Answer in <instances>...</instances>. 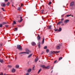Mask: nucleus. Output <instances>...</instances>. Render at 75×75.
Returning <instances> with one entry per match:
<instances>
[{"label": "nucleus", "instance_id": "nucleus-21", "mask_svg": "<svg viewBox=\"0 0 75 75\" xmlns=\"http://www.w3.org/2000/svg\"><path fill=\"white\" fill-rule=\"evenodd\" d=\"M0 62L1 63H3V60L2 59H0Z\"/></svg>", "mask_w": 75, "mask_h": 75}, {"label": "nucleus", "instance_id": "nucleus-38", "mask_svg": "<svg viewBox=\"0 0 75 75\" xmlns=\"http://www.w3.org/2000/svg\"><path fill=\"white\" fill-rule=\"evenodd\" d=\"M41 69H40L38 71V74L39 73H40V71H41Z\"/></svg>", "mask_w": 75, "mask_h": 75}, {"label": "nucleus", "instance_id": "nucleus-7", "mask_svg": "<svg viewBox=\"0 0 75 75\" xmlns=\"http://www.w3.org/2000/svg\"><path fill=\"white\" fill-rule=\"evenodd\" d=\"M20 18H21L20 20H18V21L19 23H20L21 22V21H23V19H22V17L21 16Z\"/></svg>", "mask_w": 75, "mask_h": 75}, {"label": "nucleus", "instance_id": "nucleus-19", "mask_svg": "<svg viewBox=\"0 0 75 75\" xmlns=\"http://www.w3.org/2000/svg\"><path fill=\"white\" fill-rule=\"evenodd\" d=\"M61 30H62V28H59V30L58 29V31L60 32Z\"/></svg>", "mask_w": 75, "mask_h": 75}, {"label": "nucleus", "instance_id": "nucleus-27", "mask_svg": "<svg viewBox=\"0 0 75 75\" xmlns=\"http://www.w3.org/2000/svg\"><path fill=\"white\" fill-rule=\"evenodd\" d=\"M17 9L18 10H21V7H18Z\"/></svg>", "mask_w": 75, "mask_h": 75}, {"label": "nucleus", "instance_id": "nucleus-9", "mask_svg": "<svg viewBox=\"0 0 75 75\" xmlns=\"http://www.w3.org/2000/svg\"><path fill=\"white\" fill-rule=\"evenodd\" d=\"M33 54H29V55H28V58H30V57H31L32 56V55H33Z\"/></svg>", "mask_w": 75, "mask_h": 75}, {"label": "nucleus", "instance_id": "nucleus-11", "mask_svg": "<svg viewBox=\"0 0 75 75\" xmlns=\"http://www.w3.org/2000/svg\"><path fill=\"white\" fill-rule=\"evenodd\" d=\"M44 40H45L44 38H42V43H41L42 44H43L44 43Z\"/></svg>", "mask_w": 75, "mask_h": 75}, {"label": "nucleus", "instance_id": "nucleus-49", "mask_svg": "<svg viewBox=\"0 0 75 75\" xmlns=\"http://www.w3.org/2000/svg\"><path fill=\"white\" fill-rule=\"evenodd\" d=\"M0 75H3V73H1V74H0Z\"/></svg>", "mask_w": 75, "mask_h": 75}, {"label": "nucleus", "instance_id": "nucleus-30", "mask_svg": "<svg viewBox=\"0 0 75 75\" xmlns=\"http://www.w3.org/2000/svg\"><path fill=\"white\" fill-rule=\"evenodd\" d=\"M1 9L3 10V11H6V10H4V8H2Z\"/></svg>", "mask_w": 75, "mask_h": 75}, {"label": "nucleus", "instance_id": "nucleus-34", "mask_svg": "<svg viewBox=\"0 0 75 75\" xmlns=\"http://www.w3.org/2000/svg\"><path fill=\"white\" fill-rule=\"evenodd\" d=\"M41 13H43V12H44V10L42 9L41 11Z\"/></svg>", "mask_w": 75, "mask_h": 75}, {"label": "nucleus", "instance_id": "nucleus-13", "mask_svg": "<svg viewBox=\"0 0 75 75\" xmlns=\"http://www.w3.org/2000/svg\"><path fill=\"white\" fill-rule=\"evenodd\" d=\"M12 72H16V69H13L12 70Z\"/></svg>", "mask_w": 75, "mask_h": 75}, {"label": "nucleus", "instance_id": "nucleus-17", "mask_svg": "<svg viewBox=\"0 0 75 75\" xmlns=\"http://www.w3.org/2000/svg\"><path fill=\"white\" fill-rule=\"evenodd\" d=\"M31 69H29L28 70V72H31Z\"/></svg>", "mask_w": 75, "mask_h": 75}, {"label": "nucleus", "instance_id": "nucleus-39", "mask_svg": "<svg viewBox=\"0 0 75 75\" xmlns=\"http://www.w3.org/2000/svg\"><path fill=\"white\" fill-rule=\"evenodd\" d=\"M8 26H9L8 25H5V27H8Z\"/></svg>", "mask_w": 75, "mask_h": 75}, {"label": "nucleus", "instance_id": "nucleus-56", "mask_svg": "<svg viewBox=\"0 0 75 75\" xmlns=\"http://www.w3.org/2000/svg\"><path fill=\"white\" fill-rule=\"evenodd\" d=\"M71 17H74V16H73V15H71Z\"/></svg>", "mask_w": 75, "mask_h": 75}, {"label": "nucleus", "instance_id": "nucleus-36", "mask_svg": "<svg viewBox=\"0 0 75 75\" xmlns=\"http://www.w3.org/2000/svg\"><path fill=\"white\" fill-rule=\"evenodd\" d=\"M3 26V25H2V24H0V27H2Z\"/></svg>", "mask_w": 75, "mask_h": 75}, {"label": "nucleus", "instance_id": "nucleus-23", "mask_svg": "<svg viewBox=\"0 0 75 75\" xmlns=\"http://www.w3.org/2000/svg\"><path fill=\"white\" fill-rule=\"evenodd\" d=\"M45 68H46V69H49V68H50V66H47Z\"/></svg>", "mask_w": 75, "mask_h": 75}, {"label": "nucleus", "instance_id": "nucleus-24", "mask_svg": "<svg viewBox=\"0 0 75 75\" xmlns=\"http://www.w3.org/2000/svg\"><path fill=\"white\" fill-rule=\"evenodd\" d=\"M14 31H16L17 30V28H16L14 29H13Z\"/></svg>", "mask_w": 75, "mask_h": 75}, {"label": "nucleus", "instance_id": "nucleus-55", "mask_svg": "<svg viewBox=\"0 0 75 75\" xmlns=\"http://www.w3.org/2000/svg\"><path fill=\"white\" fill-rule=\"evenodd\" d=\"M62 25H64V24H62Z\"/></svg>", "mask_w": 75, "mask_h": 75}, {"label": "nucleus", "instance_id": "nucleus-26", "mask_svg": "<svg viewBox=\"0 0 75 75\" xmlns=\"http://www.w3.org/2000/svg\"><path fill=\"white\" fill-rule=\"evenodd\" d=\"M62 59V57H60L59 59V61H60L61 59Z\"/></svg>", "mask_w": 75, "mask_h": 75}, {"label": "nucleus", "instance_id": "nucleus-5", "mask_svg": "<svg viewBox=\"0 0 75 75\" xmlns=\"http://www.w3.org/2000/svg\"><path fill=\"white\" fill-rule=\"evenodd\" d=\"M69 20H65L64 21V23L65 24H67V23H68V22H69Z\"/></svg>", "mask_w": 75, "mask_h": 75}, {"label": "nucleus", "instance_id": "nucleus-6", "mask_svg": "<svg viewBox=\"0 0 75 75\" xmlns=\"http://www.w3.org/2000/svg\"><path fill=\"white\" fill-rule=\"evenodd\" d=\"M63 23V21H59L57 24V25H59L60 24H62Z\"/></svg>", "mask_w": 75, "mask_h": 75}, {"label": "nucleus", "instance_id": "nucleus-10", "mask_svg": "<svg viewBox=\"0 0 75 75\" xmlns=\"http://www.w3.org/2000/svg\"><path fill=\"white\" fill-rule=\"evenodd\" d=\"M1 6L2 7H5V6H6V4L2 3L1 4Z\"/></svg>", "mask_w": 75, "mask_h": 75}, {"label": "nucleus", "instance_id": "nucleus-35", "mask_svg": "<svg viewBox=\"0 0 75 75\" xmlns=\"http://www.w3.org/2000/svg\"><path fill=\"white\" fill-rule=\"evenodd\" d=\"M46 52L47 53L49 52V50H48V49L47 50H46Z\"/></svg>", "mask_w": 75, "mask_h": 75}, {"label": "nucleus", "instance_id": "nucleus-28", "mask_svg": "<svg viewBox=\"0 0 75 75\" xmlns=\"http://www.w3.org/2000/svg\"><path fill=\"white\" fill-rule=\"evenodd\" d=\"M52 4V2H49L48 3V5H50Z\"/></svg>", "mask_w": 75, "mask_h": 75}, {"label": "nucleus", "instance_id": "nucleus-59", "mask_svg": "<svg viewBox=\"0 0 75 75\" xmlns=\"http://www.w3.org/2000/svg\"><path fill=\"white\" fill-rule=\"evenodd\" d=\"M74 18H75V17H74Z\"/></svg>", "mask_w": 75, "mask_h": 75}, {"label": "nucleus", "instance_id": "nucleus-47", "mask_svg": "<svg viewBox=\"0 0 75 75\" xmlns=\"http://www.w3.org/2000/svg\"><path fill=\"white\" fill-rule=\"evenodd\" d=\"M43 53H44V52H42L41 53V54H43Z\"/></svg>", "mask_w": 75, "mask_h": 75}, {"label": "nucleus", "instance_id": "nucleus-14", "mask_svg": "<svg viewBox=\"0 0 75 75\" xmlns=\"http://www.w3.org/2000/svg\"><path fill=\"white\" fill-rule=\"evenodd\" d=\"M45 66L44 65H41V67L43 68H45Z\"/></svg>", "mask_w": 75, "mask_h": 75}, {"label": "nucleus", "instance_id": "nucleus-33", "mask_svg": "<svg viewBox=\"0 0 75 75\" xmlns=\"http://www.w3.org/2000/svg\"><path fill=\"white\" fill-rule=\"evenodd\" d=\"M10 4V2H8L6 4V6H8Z\"/></svg>", "mask_w": 75, "mask_h": 75}, {"label": "nucleus", "instance_id": "nucleus-50", "mask_svg": "<svg viewBox=\"0 0 75 75\" xmlns=\"http://www.w3.org/2000/svg\"><path fill=\"white\" fill-rule=\"evenodd\" d=\"M53 72V71L52 70L51 71V73H52V72Z\"/></svg>", "mask_w": 75, "mask_h": 75}, {"label": "nucleus", "instance_id": "nucleus-42", "mask_svg": "<svg viewBox=\"0 0 75 75\" xmlns=\"http://www.w3.org/2000/svg\"><path fill=\"white\" fill-rule=\"evenodd\" d=\"M54 31H58V29H54Z\"/></svg>", "mask_w": 75, "mask_h": 75}, {"label": "nucleus", "instance_id": "nucleus-25", "mask_svg": "<svg viewBox=\"0 0 75 75\" xmlns=\"http://www.w3.org/2000/svg\"><path fill=\"white\" fill-rule=\"evenodd\" d=\"M44 49L46 50L47 48V46H45L44 47Z\"/></svg>", "mask_w": 75, "mask_h": 75}, {"label": "nucleus", "instance_id": "nucleus-51", "mask_svg": "<svg viewBox=\"0 0 75 75\" xmlns=\"http://www.w3.org/2000/svg\"><path fill=\"white\" fill-rule=\"evenodd\" d=\"M12 7H14V5H12Z\"/></svg>", "mask_w": 75, "mask_h": 75}, {"label": "nucleus", "instance_id": "nucleus-46", "mask_svg": "<svg viewBox=\"0 0 75 75\" xmlns=\"http://www.w3.org/2000/svg\"><path fill=\"white\" fill-rule=\"evenodd\" d=\"M0 45L1 46V45H2V43H0Z\"/></svg>", "mask_w": 75, "mask_h": 75}, {"label": "nucleus", "instance_id": "nucleus-52", "mask_svg": "<svg viewBox=\"0 0 75 75\" xmlns=\"http://www.w3.org/2000/svg\"><path fill=\"white\" fill-rule=\"evenodd\" d=\"M4 75H7V74H4Z\"/></svg>", "mask_w": 75, "mask_h": 75}, {"label": "nucleus", "instance_id": "nucleus-48", "mask_svg": "<svg viewBox=\"0 0 75 75\" xmlns=\"http://www.w3.org/2000/svg\"><path fill=\"white\" fill-rule=\"evenodd\" d=\"M5 1H8V0H5Z\"/></svg>", "mask_w": 75, "mask_h": 75}, {"label": "nucleus", "instance_id": "nucleus-41", "mask_svg": "<svg viewBox=\"0 0 75 75\" xmlns=\"http://www.w3.org/2000/svg\"><path fill=\"white\" fill-rule=\"evenodd\" d=\"M57 62V60H55L54 62V63L55 64V63H56Z\"/></svg>", "mask_w": 75, "mask_h": 75}, {"label": "nucleus", "instance_id": "nucleus-12", "mask_svg": "<svg viewBox=\"0 0 75 75\" xmlns=\"http://www.w3.org/2000/svg\"><path fill=\"white\" fill-rule=\"evenodd\" d=\"M74 5V2H72L70 4V6H73Z\"/></svg>", "mask_w": 75, "mask_h": 75}, {"label": "nucleus", "instance_id": "nucleus-32", "mask_svg": "<svg viewBox=\"0 0 75 75\" xmlns=\"http://www.w3.org/2000/svg\"><path fill=\"white\" fill-rule=\"evenodd\" d=\"M13 24H16V22L15 21H13Z\"/></svg>", "mask_w": 75, "mask_h": 75}, {"label": "nucleus", "instance_id": "nucleus-45", "mask_svg": "<svg viewBox=\"0 0 75 75\" xmlns=\"http://www.w3.org/2000/svg\"><path fill=\"white\" fill-rule=\"evenodd\" d=\"M26 75H29V73H27L26 74Z\"/></svg>", "mask_w": 75, "mask_h": 75}, {"label": "nucleus", "instance_id": "nucleus-4", "mask_svg": "<svg viewBox=\"0 0 75 75\" xmlns=\"http://www.w3.org/2000/svg\"><path fill=\"white\" fill-rule=\"evenodd\" d=\"M51 52L52 54H58V53H59V52H60V51H52Z\"/></svg>", "mask_w": 75, "mask_h": 75}, {"label": "nucleus", "instance_id": "nucleus-57", "mask_svg": "<svg viewBox=\"0 0 75 75\" xmlns=\"http://www.w3.org/2000/svg\"><path fill=\"white\" fill-rule=\"evenodd\" d=\"M15 58L16 59H17V58H16V57H15Z\"/></svg>", "mask_w": 75, "mask_h": 75}, {"label": "nucleus", "instance_id": "nucleus-40", "mask_svg": "<svg viewBox=\"0 0 75 75\" xmlns=\"http://www.w3.org/2000/svg\"><path fill=\"white\" fill-rule=\"evenodd\" d=\"M69 16H71V15H67V17H69Z\"/></svg>", "mask_w": 75, "mask_h": 75}, {"label": "nucleus", "instance_id": "nucleus-1", "mask_svg": "<svg viewBox=\"0 0 75 75\" xmlns=\"http://www.w3.org/2000/svg\"><path fill=\"white\" fill-rule=\"evenodd\" d=\"M25 51L26 52H24L25 54H31V52L29 50H28V49H26L25 50Z\"/></svg>", "mask_w": 75, "mask_h": 75}, {"label": "nucleus", "instance_id": "nucleus-29", "mask_svg": "<svg viewBox=\"0 0 75 75\" xmlns=\"http://www.w3.org/2000/svg\"><path fill=\"white\" fill-rule=\"evenodd\" d=\"M49 27L48 28H49V29H51V28L52 27V25H49Z\"/></svg>", "mask_w": 75, "mask_h": 75}, {"label": "nucleus", "instance_id": "nucleus-18", "mask_svg": "<svg viewBox=\"0 0 75 75\" xmlns=\"http://www.w3.org/2000/svg\"><path fill=\"white\" fill-rule=\"evenodd\" d=\"M38 61V58H37V57H36V58H35V62H37Z\"/></svg>", "mask_w": 75, "mask_h": 75}, {"label": "nucleus", "instance_id": "nucleus-3", "mask_svg": "<svg viewBox=\"0 0 75 75\" xmlns=\"http://www.w3.org/2000/svg\"><path fill=\"white\" fill-rule=\"evenodd\" d=\"M17 48L19 50H22V47L21 46H20V45H18L17 46Z\"/></svg>", "mask_w": 75, "mask_h": 75}, {"label": "nucleus", "instance_id": "nucleus-43", "mask_svg": "<svg viewBox=\"0 0 75 75\" xmlns=\"http://www.w3.org/2000/svg\"><path fill=\"white\" fill-rule=\"evenodd\" d=\"M8 67H9V68H11V65H8Z\"/></svg>", "mask_w": 75, "mask_h": 75}, {"label": "nucleus", "instance_id": "nucleus-16", "mask_svg": "<svg viewBox=\"0 0 75 75\" xmlns=\"http://www.w3.org/2000/svg\"><path fill=\"white\" fill-rule=\"evenodd\" d=\"M8 23V22H3L2 23L3 24H7Z\"/></svg>", "mask_w": 75, "mask_h": 75}, {"label": "nucleus", "instance_id": "nucleus-37", "mask_svg": "<svg viewBox=\"0 0 75 75\" xmlns=\"http://www.w3.org/2000/svg\"><path fill=\"white\" fill-rule=\"evenodd\" d=\"M35 67V66H34V67H33V70L34 71V68Z\"/></svg>", "mask_w": 75, "mask_h": 75}, {"label": "nucleus", "instance_id": "nucleus-58", "mask_svg": "<svg viewBox=\"0 0 75 75\" xmlns=\"http://www.w3.org/2000/svg\"><path fill=\"white\" fill-rule=\"evenodd\" d=\"M37 38H38V36L37 37Z\"/></svg>", "mask_w": 75, "mask_h": 75}, {"label": "nucleus", "instance_id": "nucleus-20", "mask_svg": "<svg viewBox=\"0 0 75 75\" xmlns=\"http://www.w3.org/2000/svg\"><path fill=\"white\" fill-rule=\"evenodd\" d=\"M38 40H40V35H38Z\"/></svg>", "mask_w": 75, "mask_h": 75}, {"label": "nucleus", "instance_id": "nucleus-44", "mask_svg": "<svg viewBox=\"0 0 75 75\" xmlns=\"http://www.w3.org/2000/svg\"><path fill=\"white\" fill-rule=\"evenodd\" d=\"M64 18H62L61 19V21H64Z\"/></svg>", "mask_w": 75, "mask_h": 75}, {"label": "nucleus", "instance_id": "nucleus-2", "mask_svg": "<svg viewBox=\"0 0 75 75\" xmlns=\"http://www.w3.org/2000/svg\"><path fill=\"white\" fill-rule=\"evenodd\" d=\"M62 46V44L60 43L59 45H58L57 47L56 48L57 50H59V49H60V47H61Z\"/></svg>", "mask_w": 75, "mask_h": 75}, {"label": "nucleus", "instance_id": "nucleus-31", "mask_svg": "<svg viewBox=\"0 0 75 75\" xmlns=\"http://www.w3.org/2000/svg\"><path fill=\"white\" fill-rule=\"evenodd\" d=\"M25 54L24 52H21L19 53V54Z\"/></svg>", "mask_w": 75, "mask_h": 75}, {"label": "nucleus", "instance_id": "nucleus-22", "mask_svg": "<svg viewBox=\"0 0 75 75\" xmlns=\"http://www.w3.org/2000/svg\"><path fill=\"white\" fill-rule=\"evenodd\" d=\"M16 68H19V65H16Z\"/></svg>", "mask_w": 75, "mask_h": 75}, {"label": "nucleus", "instance_id": "nucleus-54", "mask_svg": "<svg viewBox=\"0 0 75 75\" xmlns=\"http://www.w3.org/2000/svg\"><path fill=\"white\" fill-rule=\"evenodd\" d=\"M62 17H64V16H63V15H62Z\"/></svg>", "mask_w": 75, "mask_h": 75}, {"label": "nucleus", "instance_id": "nucleus-53", "mask_svg": "<svg viewBox=\"0 0 75 75\" xmlns=\"http://www.w3.org/2000/svg\"><path fill=\"white\" fill-rule=\"evenodd\" d=\"M21 7H22V6H23V5H22V4H21Z\"/></svg>", "mask_w": 75, "mask_h": 75}, {"label": "nucleus", "instance_id": "nucleus-8", "mask_svg": "<svg viewBox=\"0 0 75 75\" xmlns=\"http://www.w3.org/2000/svg\"><path fill=\"white\" fill-rule=\"evenodd\" d=\"M41 45V42H38V47L39 48H40V45Z\"/></svg>", "mask_w": 75, "mask_h": 75}, {"label": "nucleus", "instance_id": "nucleus-15", "mask_svg": "<svg viewBox=\"0 0 75 75\" xmlns=\"http://www.w3.org/2000/svg\"><path fill=\"white\" fill-rule=\"evenodd\" d=\"M32 45H35V43L34 42H32Z\"/></svg>", "mask_w": 75, "mask_h": 75}]
</instances>
